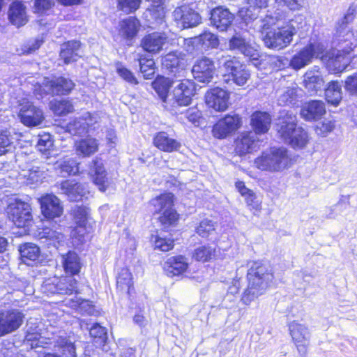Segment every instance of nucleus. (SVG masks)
<instances>
[{
	"mask_svg": "<svg viewBox=\"0 0 357 357\" xmlns=\"http://www.w3.org/2000/svg\"><path fill=\"white\" fill-rule=\"evenodd\" d=\"M55 168L59 169L61 174H62L63 176L75 175L79 172L78 164L75 160L71 158L57 161L55 164Z\"/></svg>",
	"mask_w": 357,
	"mask_h": 357,
	"instance_id": "nucleus-47",
	"label": "nucleus"
},
{
	"mask_svg": "<svg viewBox=\"0 0 357 357\" xmlns=\"http://www.w3.org/2000/svg\"><path fill=\"white\" fill-rule=\"evenodd\" d=\"M8 15L10 22L18 28L25 25L29 21L26 8L20 1L11 3Z\"/></svg>",
	"mask_w": 357,
	"mask_h": 357,
	"instance_id": "nucleus-33",
	"label": "nucleus"
},
{
	"mask_svg": "<svg viewBox=\"0 0 357 357\" xmlns=\"http://www.w3.org/2000/svg\"><path fill=\"white\" fill-rule=\"evenodd\" d=\"M289 331L299 353L304 355L309 345L310 332L308 328L303 324L293 321L289 324Z\"/></svg>",
	"mask_w": 357,
	"mask_h": 357,
	"instance_id": "nucleus-23",
	"label": "nucleus"
},
{
	"mask_svg": "<svg viewBox=\"0 0 357 357\" xmlns=\"http://www.w3.org/2000/svg\"><path fill=\"white\" fill-rule=\"evenodd\" d=\"M165 12L162 5L151 4L144 13L145 17L148 21L161 23L165 17Z\"/></svg>",
	"mask_w": 357,
	"mask_h": 357,
	"instance_id": "nucleus-49",
	"label": "nucleus"
},
{
	"mask_svg": "<svg viewBox=\"0 0 357 357\" xmlns=\"http://www.w3.org/2000/svg\"><path fill=\"white\" fill-rule=\"evenodd\" d=\"M142 0H118L117 8L119 10L130 14L139 9Z\"/></svg>",
	"mask_w": 357,
	"mask_h": 357,
	"instance_id": "nucleus-56",
	"label": "nucleus"
},
{
	"mask_svg": "<svg viewBox=\"0 0 357 357\" xmlns=\"http://www.w3.org/2000/svg\"><path fill=\"white\" fill-rule=\"evenodd\" d=\"M54 6V0H35L33 4L34 13L43 14Z\"/></svg>",
	"mask_w": 357,
	"mask_h": 357,
	"instance_id": "nucleus-64",
	"label": "nucleus"
},
{
	"mask_svg": "<svg viewBox=\"0 0 357 357\" xmlns=\"http://www.w3.org/2000/svg\"><path fill=\"white\" fill-rule=\"evenodd\" d=\"M196 86L190 79L182 80L169 95V102L172 106H187L191 103L192 97L195 96Z\"/></svg>",
	"mask_w": 357,
	"mask_h": 357,
	"instance_id": "nucleus-12",
	"label": "nucleus"
},
{
	"mask_svg": "<svg viewBox=\"0 0 357 357\" xmlns=\"http://www.w3.org/2000/svg\"><path fill=\"white\" fill-rule=\"evenodd\" d=\"M20 176L26 179L27 184L40 183L43 178V172L38 167H31L28 169H22Z\"/></svg>",
	"mask_w": 357,
	"mask_h": 357,
	"instance_id": "nucleus-50",
	"label": "nucleus"
},
{
	"mask_svg": "<svg viewBox=\"0 0 357 357\" xmlns=\"http://www.w3.org/2000/svg\"><path fill=\"white\" fill-rule=\"evenodd\" d=\"M62 264L66 273L74 276L77 275L81 269L80 259L74 252H68L62 257Z\"/></svg>",
	"mask_w": 357,
	"mask_h": 357,
	"instance_id": "nucleus-41",
	"label": "nucleus"
},
{
	"mask_svg": "<svg viewBox=\"0 0 357 357\" xmlns=\"http://www.w3.org/2000/svg\"><path fill=\"white\" fill-rule=\"evenodd\" d=\"M89 174L100 191L104 192L107 190L109 181L101 160L96 158L92 160Z\"/></svg>",
	"mask_w": 357,
	"mask_h": 357,
	"instance_id": "nucleus-28",
	"label": "nucleus"
},
{
	"mask_svg": "<svg viewBox=\"0 0 357 357\" xmlns=\"http://www.w3.org/2000/svg\"><path fill=\"white\" fill-rule=\"evenodd\" d=\"M155 249L162 252H167L174 247V241L171 238H162L159 236H155L154 240Z\"/></svg>",
	"mask_w": 357,
	"mask_h": 357,
	"instance_id": "nucleus-63",
	"label": "nucleus"
},
{
	"mask_svg": "<svg viewBox=\"0 0 357 357\" xmlns=\"http://www.w3.org/2000/svg\"><path fill=\"white\" fill-rule=\"evenodd\" d=\"M296 32L292 21L281 24L278 16L266 15L261 21V37L268 49L280 50L286 48L292 42Z\"/></svg>",
	"mask_w": 357,
	"mask_h": 357,
	"instance_id": "nucleus-2",
	"label": "nucleus"
},
{
	"mask_svg": "<svg viewBox=\"0 0 357 357\" xmlns=\"http://www.w3.org/2000/svg\"><path fill=\"white\" fill-rule=\"evenodd\" d=\"M257 148V139L252 132H242L236 140L235 151L238 155H245Z\"/></svg>",
	"mask_w": 357,
	"mask_h": 357,
	"instance_id": "nucleus-31",
	"label": "nucleus"
},
{
	"mask_svg": "<svg viewBox=\"0 0 357 357\" xmlns=\"http://www.w3.org/2000/svg\"><path fill=\"white\" fill-rule=\"evenodd\" d=\"M229 99V93L218 87L210 89L205 94L206 105L218 112H223L227 109Z\"/></svg>",
	"mask_w": 357,
	"mask_h": 357,
	"instance_id": "nucleus-20",
	"label": "nucleus"
},
{
	"mask_svg": "<svg viewBox=\"0 0 357 357\" xmlns=\"http://www.w3.org/2000/svg\"><path fill=\"white\" fill-rule=\"evenodd\" d=\"M141 27L139 20L135 17H127L119 22L116 30L123 40H132L137 35Z\"/></svg>",
	"mask_w": 357,
	"mask_h": 357,
	"instance_id": "nucleus-27",
	"label": "nucleus"
},
{
	"mask_svg": "<svg viewBox=\"0 0 357 357\" xmlns=\"http://www.w3.org/2000/svg\"><path fill=\"white\" fill-rule=\"evenodd\" d=\"M20 252L23 261L29 264L31 261H36L40 255V250L38 245L26 243L20 248Z\"/></svg>",
	"mask_w": 357,
	"mask_h": 357,
	"instance_id": "nucleus-43",
	"label": "nucleus"
},
{
	"mask_svg": "<svg viewBox=\"0 0 357 357\" xmlns=\"http://www.w3.org/2000/svg\"><path fill=\"white\" fill-rule=\"evenodd\" d=\"M296 98L297 89L296 87H287L280 93L278 101L280 105H289L294 104Z\"/></svg>",
	"mask_w": 357,
	"mask_h": 357,
	"instance_id": "nucleus-53",
	"label": "nucleus"
},
{
	"mask_svg": "<svg viewBox=\"0 0 357 357\" xmlns=\"http://www.w3.org/2000/svg\"><path fill=\"white\" fill-rule=\"evenodd\" d=\"M115 68L117 74L126 82L135 85L138 84V81L133 73L121 63H116Z\"/></svg>",
	"mask_w": 357,
	"mask_h": 357,
	"instance_id": "nucleus-58",
	"label": "nucleus"
},
{
	"mask_svg": "<svg viewBox=\"0 0 357 357\" xmlns=\"http://www.w3.org/2000/svg\"><path fill=\"white\" fill-rule=\"evenodd\" d=\"M153 145L160 151L166 153H172L179 151L181 143L165 131L157 132L153 139Z\"/></svg>",
	"mask_w": 357,
	"mask_h": 357,
	"instance_id": "nucleus-29",
	"label": "nucleus"
},
{
	"mask_svg": "<svg viewBox=\"0 0 357 357\" xmlns=\"http://www.w3.org/2000/svg\"><path fill=\"white\" fill-rule=\"evenodd\" d=\"M61 190L70 201L73 202L82 200L89 193L85 185L69 180L61 183Z\"/></svg>",
	"mask_w": 357,
	"mask_h": 357,
	"instance_id": "nucleus-30",
	"label": "nucleus"
},
{
	"mask_svg": "<svg viewBox=\"0 0 357 357\" xmlns=\"http://www.w3.org/2000/svg\"><path fill=\"white\" fill-rule=\"evenodd\" d=\"M17 116L21 123L27 127L38 126L45 119L43 110L26 98L19 100Z\"/></svg>",
	"mask_w": 357,
	"mask_h": 357,
	"instance_id": "nucleus-11",
	"label": "nucleus"
},
{
	"mask_svg": "<svg viewBox=\"0 0 357 357\" xmlns=\"http://www.w3.org/2000/svg\"><path fill=\"white\" fill-rule=\"evenodd\" d=\"M50 109L58 116L66 115L71 113L74 110L73 104L66 100H54L50 102Z\"/></svg>",
	"mask_w": 357,
	"mask_h": 357,
	"instance_id": "nucleus-48",
	"label": "nucleus"
},
{
	"mask_svg": "<svg viewBox=\"0 0 357 357\" xmlns=\"http://www.w3.org/2000/svg\"><path fill=\"white\" fill-rule=\"evenodd\" d=\"M325 113V104L321 100H312L306 102L301 109V116L306 121H317Z\"/></svg>",
	"mask_w": 357,
	"mask_h": 357,
	"instance_id": "nucleus-32",
	"label": "nucleus"
},
{
	"mask_svg": "<svg viewBox=\"0 0 357 357\" xmlns=\"http://www.w3.org/2000/svg\"><path fill=\"white\" fill-rule=\"evenodd\" d=\"M222 61V67L225 71L223 77L225 81L231 80L238 86H243L250 77V71L245 66L241 63L236 58L230 56H222L219 62Z\"/></svg>",
	"mask_w": 357,
	"mask_h": 357,
	"instance_id": "nucleus-8",
	"label": "nucleus"
},
{
	"mask_svg": "<svg viewBox=\"0 0 357 357\" xmlns=\"http://www.w3.org/2000/svg\"><path fill=\"white\" fill-rule=\"evenodd\" d=\"M66 130L69 133L74 135L86 133V126L81 116L69 122L66 126Z\"/></svg>",
	"mask_w": 357,
	"mask_h": 357,
	"instance_id": "nucleus-57",
	"label": "nucleus"
},
{
	"mask_svg": "<svg viewBox=\"0 0 357 357\" xmlns=\"http://www.w3.org/2000/svg\"><path fill=\"white\" fill-rule=\"evenodd\" d=\"M324 50L321 43H310L292 57L290 66L295 70H300L310 63L313 57H320Z\"/></svg>",
	"mask_w": 357,
	"mask_h": 357,
	"instance_id": "nucleus-14",
	"label": "nucleus"
},
{
	"mask_svg": "<svg viewBox=\"0 0 357 357\" xmlns=\"http://www.w3.org/2000/svg\"><path fill=\"white\" fill-rule=\"evenodd\" d=\"M215 231V224L210 220H202L196 229L197 233L202 237L206 238Z\"/></svg>",
	"mask_w": 357,
	"mask_h": 357,
	"instance_id": "nucleus-61",
	"label": "nucleus"
},
{
	"mask_svg": "<svg viewBox=\"0 0 357 357\" xmlns=\"http://www.w3.org/2000/svg\"><path fill=\"white\" fill-rule=\"evenodd\" d=\"M188 268V262L183 256L169 257L164 264V270L168 276L173 277L184 273Z\"/></svg>",
	"mask_w": 357,
	"mask_h": 357,
	"instance_id": "nucleus-36",
	"label": "nucleus"
},
{
	"mask_svg": "<svg viewBox=\"0 0 357 357\" xmlns=\"http://www.w3.org/2000/svg\"><path fill=\"white\" fill-rule=\"evenodd\" d=\"M248 286L243 294L241 301L246 305L262 295L269 283L273 279V275L267 266L261 262L252 263L248 273Z\"/></svg>",
	"mask_w": 357,
	"mask_h": 357,
	"instance_id": "nucleus-3",
	"label": "nucleus"
},
{
	"mask_svg": "<svg viewBox=\"0 0 357 357\" xmlns=\"http://www.w3.org/2000/svg\"><path fill=\"white\" fill-rule=\"evenodd\" d=\"M75 147L78 155L89 156L98 151V143L95 138L86 137L76 142Z\"/></svg>",
	"mask_w": 357,
	"mask_h": 357,
	"instance_id": "nucleus-40",
	"label": "nucleus"
},
{
	"mask_svg": "<svg viewBox=\"0 0 357 357\" xmlns=\"http://www.w3.org/2000/svg\"><path fill=\"white\" fill-rule=\"evenodd\" d=\"M215 250L209 245H202L195 250L193 257L200 261H208L215 257Z\"/></svg>",
	"mask_w": 357,
	"mask_h": 357,
	"instance_id": "nucleus-52",
	"label": "nucleus"
},
{
	"mask_svg": "<svg viewBox=\"0 0 357 357\" xmlns=\"http://www.w3.org/2000/svg\"><path fill=\"white\" fill-rule=\"evenodd\" d=\"M241 126V118L238 115H227L220 119L213 126V135L218 139L225 138L236 130Z\"/></svg>",
	"mask_w": 357,
	"mask_h": 357,
	"instance_id": "nucleus-19",
	"label": "nucleus"
},
{
	"mask_svg": "<svg viewBox=\"0 0 357 357\" xmlns=\"http://www.w3.org/2000/svg\"><path fill=\"white\" fill-rule=\"evenodd\" d=\"M41 289L47 295H71L77 293V283L72 275L53 277L43 282Z\"/></svg>",
	"mask_w": 357,
	"mask_h": 357,
	"instance_id": "nucleus-9",
	"label": "nucleus"
},
{
	"mask_svg": "<svg viewBox=\"0 0 357 357\" xmlns=\"http://www.w3.org/2000/svg\"><path fill=\"white\" fill-rule=\"evenodd\" d=\"M335 123L332 120H325L319 123L315 128V132L317 135L324 137L335 129Z\"/></svg>",
	"mask_w": 357,
	"mask_h": 357,
	"instance_id": "nucleus-60",
	"label": "nucleus"
},
{
	"mask_svg": "<svg viewBox=\"0 0 357 357\" xmlns=\"http://www.w3.org/2000/svg\"><path fill=\"white\" fill-rule=\"evenodd\" d=\"M326 99L328 103L337 106L340 102L342 96V89L337 81H332L328 83L325 90Z\"/></svg>",
	"mask_w": 357,
	"mask_h": 357,
	"instance_id": "nucleus-44",
	"label": "nucleus"
},
{
	"mask_svg": "<svg viewBox=\"0 0 357 357\" xmlns=\"http://www.w3.org/2000/svg\"><path fill=\"white\" fill-rule=\"evenodd\" d=\"M63 302L66 305L75 309L82 314L93 315L95 314L94 306L89 301L82 300L76 295L71 298H66Z\"/></svg>",
	"mask_w": 357,
	"mask_h": 357,
	"instance_id": "nucleus-39",
	"label": "nucleus"
},
{
	"mask_svg": "<svg viewBox=\"0 0 357 357\" xmlns=\"http://www.w3.org/2000/svg\"><path fill=\"white\" fill-rule=\"evenodd\" d=\"M216 68L214 61L207 56H202L195 62L192 73L199 82L209 83L213 79Z\"/></svg>",
	"mask_w": 357,
	"mask_h": 357,
	"instance_id": "nucleus-16",
	"label": "nucleus"
},
{
	"mask_svg": "<svg viewBox=\"0 0 357 357\" xmlns=\"http://www.w3.org/2000/svg\"><path fill=\"white\" fill-rule=\"evenodd\" d=\"M155 212L159 214L158 220L165 229L175 226L178 214L174 208V195L170 192L161 194L151 200Z\"/></svg>",
	"mask_w": 357,
	"mask_h": 357,
	"instance_id": "nucleus-6",
	"label": "nucleus"
},
{
	"mask_svg": "<svg viewBox=\"0 0 357 357\" xmlns=\"http://www.w3.org/2000/svg\"><path fill=\"white\" fill-rule=\"evenodd\" d=\"M167 42V36L162 32H153L144 36L140 43L142 49L151 54L159 53Z\"/></svg>",
	"mask_w": 357,
	"mask_h": 357,
	"instance_id": "nucleus-24",
	"label": "nucleus"
},
{
	"mask_svg": "<svg viewBox=\"0 0 357 357\" xmlns=\"http://www.w3.org/2000/svg\"><path fill=\"white\" fill-rule=\"evenodd\" d=\"M254 165L261 171L280 173L291 165V158L287 149L273 146L261 152L254 160Z\"/></svg>",
	"mask_w": 357,
	"mask_h": 357,
	"instance_id": "nucleus-5",
	"label": "nucleus"
},
{
	"mask_svg": "<svg viewBox=\"0 0 357 357\" xmlns=\"http://www.w3.org/2000/svg\"><path fill=\"white\" fill-rule=\"evenodd\" d=\"M234 15L222 6L213 8L211 13V22L220 31H226L231 25Z\"/></svg>",
	"mask_w": 357,
	"mask_h": 357,
	"instance_id": "nucleus-25",
	"label": "nucleus"
},
{
	"mask_svg": "<svg viewBox=\"0 0 357 357\" xmlns=\"http://www.w3.org/2000/svg\"><path fill=\"white\" fill-rule=\"evenodd\" d=\"M229 49L238 51L253 60L257 59L259 56L258 50L255 47L239 33H236L229 40Z\"/></svg>",
	"mask_w": 357,
	"mask_h": 357,
	"instance_id": "nucleus-26",
	"label": "nucleus"
},
{
	"mask_svg": "<svg viewBox=\"0 0 357 357\" xmlns=\"http://www.w3.org/2000/svg\"><path fill=\"white\" fill-rule=\"evenodd\" d=\"M297 117L292 112L281 114L277 123L279 136L294 149L305 148L309 142L307 132L301 127H297Z\"/></svg>",
	"mask_w": 357,
	"mask_h": 357,
	"instance_id": "nucleus-4",
	"label": "nucleus"
},
{
	"mask_svg": "<svg viewBox=\"0 0 357 357\" xmlns=\"http://www.w3.org/2000/svg\"><path fill=\"white\" fill-rule=\"evenodd\" d=\"M53 146V140L52 136L48 133H43L38 135L37 142V148L39 151L43 154H46Z\"/></svg>",
	"mask_w": 357,
	"mask_h": 357,
	"instance_id": "nucleus-59",
	"label": "nucleus"
},
{
	"mask_svg": "<svg viewBox=\"0 0 357 357\" xmlns=\"http://www.w3.org/2000/svg\"><path fill=\"white\" fill-rule=\"evenodd\" d=\"M132 284V276L130 271L127 268H123L116 278L117 289L121 292L130 294Z\"/></svg>",
	"mask_w": 357,
	"mask_h": 357,
	"instance_id": "nucleus-42",
	"label": "nucleus"
},
{
	"mask_svg": "<svg viewBox=\"0 0 357 357\" xmlns=\"http://www.w3.org/2000/svg\"><path fill=\"white\" fill-rule=\"evenodd\" d=\"M73 82L63 77H45L42 84L33 85V93L36 98H43L45 95H66L74 88Z\"/></svg>",
	"mask_w": 357,
	"mask_h": 357,
	"instance_id": "nucleus-7",
	"label": "nucleus"
},
{
	"mask_svg": "<svg viewBox=\"0 0 357 357\" xmlns=\"http://www.w3.org/2000/svg\"><path fill=\"white\" fill-rule=\"evenodd\" d=\"M173 17L183 28H190L201 23L200 15L188 5H183L176 8L173 12Z\"/></svg>",
	"mask_w": 357,
	"mask_h": 357,
	"instance_id": "nucleus-17",
	"label": "nucleus"
},
{
	"mask_svg": "<svg viewBox=\"0 0 357 357\" xmlns=\"http://www.w3.org/2000/svg\"><path fill=\"white\" fill-rule=\"evenodd\" d=\"M13 147V138L6 131L0 132V155L8 152Z\"/></svg>",
	"mask_w": 357,
	"mask_h": 357,
	"instance_id": "nucleus-62",
	"label": "nucleus"
},
{
	"mask_svg": "<svg viewBox=\"0 0 357 357\" xmlns=\"http://www.w3.org/2000/svg\"><path fill=\"white\" fill-rule=\"evenodd\" d=\"M23 314L16 310L6 311L0 313V337L10 333L22 325Z\"/></svg>",
	"mask_w": 357,
	"mask_h": 357,
	"instance_id": "nucleus-21",
	"label": "nucleus"
},
{
	"mask_svg": "<svg viewBox=\"0 0 357 357\" xmlns=\"http://www.w3.org/2000/svg\"><path fill=\"white\" fill-rule=\"evenodd\" d=\"M71 214L76 225L72 231V236L84 237L85 234L91 232L92 224L91 222L90 209L82 205H76L72 209Z\"/></svg>",
	"mask_w": 357,
	"mask_h": 357,
	"instance_id": "nucleus-13",
	"label": "nucleus"
},
{
	"mask_svg": "<svg viewBox=\"0 0 357 357\" xmlns=\"http://www.w3.org/2000/svg\"><path fill=\"white\" fill-rule=\"evenodd\" d=\"M219 44L220 41L218 36L211 31H204L197 36L184 40V45L188 52H192L195 48L202 50L215 49L219 46Z\"/></svg>",
	"mask_w": 357,
	"mask_h": 357,
	"instance_id": "nucleus-15",
	"label": "nucleus"
},
{
	"mask_svg": "<svg viewBox=\"0 0 357 357\" xmlns=\"http://www.w3.org/2000/svg\"><path fill=\"white\" fill-rule=\"evenodd\" d=\"M55 347L61 350L65 357H76L74 341L70 337L60 335L55 340Z\"/></svg>",
	"mask_w": 357,
	"mask_h": 357,
	"instance_id": "nucleus-45",
	"label": "nucleus"
},
{
	"mask_svg": "<svg viewBox=\"0 0 357 357\" xmlns=\"http://www.w3.org/2000/svg\"><path fill=\"white\" fill-rule=\"evenodd\" d=\"M356 10L350 7L344 17L338 22L336 28L335 38L338 43L339 49L332 50L325 55L320 56L326 68L333 73H342L351 63L356 50L349 42L354 36L350 33L348 26L355 16Z\"/></svg>",
	"mask_w": 357,
	"mask_h": 357,
	"instance_id": "nucleus-1",
	"label": "nucleus"
},
{
	"mask_svg": "<svg viewBox=\"0 0 357 357\" xmlns=\"http://www.w3.org/2000/svg\"><path fill=\"white\" fill-rule=\"evenodd\" d=\"M42 214L48 219L60 217L63 211L61 202L52 194H47L38 199Z\"/></svg>",
	"mask_w": 357,
	"mask_h": 357,
	"instance_id": "nucleus-22",
	"label": "nucleus"
},
{
	"mask_svg": "<svg viewBox=\"0 0 357 357\" xmlns=\"http://www.w3.org/2000/svg\"><path fill=\"white\" fill-rule=\"evenodd\" d=\"M325 84L320 68L317 66L307 70L303 77V86L310 95L321 91Z\"/></svg>",
	"mask_w": 357,
	"mask_h": 357,
	"instance_id": "nucleus-18",
	"label": "nucleus"
},
{
	"mask_svg": "<svg viewBox=\"0 0 357 357\" xmlns=\"http://www.w3.org/2000/svg\"><path fill=\"white\" fill-rule=\"evenodd\" d=\"M40 239H46L49 241V244L53 245L56 247L63 240V235L49 227H44L42 231L39 233Z\"/></svg>",
	"mask_w": 357,
	"mask_h": 357,
	"instance_id": "nucleus-51",
	"label": "nucleus"
},
{
	"mask_svg": "<svg viewBox=\"0 0 357 357\" xmlns=\"http://www.w3.org/2000/svg\"><path fill=\"white\" fill-rule=\"evenodd\" d=\"M90 335L94 342L100 346L104 345L107 339L106 328L98 324H95L90 328Z\"/></svg>",
	"mask_w": 357,
	"mask_h": 357,
	"instance_id": "nucleus-55",
	"label": "nucleus"
},
{
	"mask_svg": "<svg viewBox=\"0 0 357 357\" xmlns=\"http://www.w3.org/2000/svg\"><path fill=\"white\" fill-rule=\"evenodd\" d=\"M170 84V80L164 77H157L152 83L153 88L164 102H167L169 100V96L167 95V93Z\"/></svg>",
	"mask_w": 357,
	"mask_h": 357,
	"instance_id": "nucleus-46",
	"label": "nucleus"
},
{
	"mask_svg": "<svg viewBox=\"0 0 357 357\" xmlns=\"http://www.w3.org/2000/svg\"><path fill=\"white\" fill-rule=\"evenodd\" d=\"M271 116L266 112L257 111L250 116V126L255 132L261 135L266 133L271 125Z\"/></svg>",
	"mask_w": 357,
	"mask_h": 357,
	"instance_id": "nucleus-34",
	"label": "nucleus"
},
{
	"mask_svg": "<svg viewBox=\"0 0 357 357\" xmlns=\"http://www.w3.org/2000/svg\"><path fill=\"white\" fill-rule=\"evenodd\" d=\"M236 188L242 197H244L247 206L253 213L259 212L261 209V201L259 200L256 194L248 188L243 181L236 182Z\"/></svg>",
	"mask_w": 357,
	"mask_h": 357,
	"instance_id": "nucleus-35",
	"label": "nucleus"
},
{
	"mask_svg": "<svg viewBox=\"0 0 357 357\" xmlns=\"http://www.w3.org/2000/svg\"><path fill=\"white\" fill-rule=\"evenodd\" d=\"M141 73L145 79H151L155 73V62L152 59L145 56L139 58Z\"/></svg>",
	"mask_w": 357,
	"mask_h": 357,
	"instance_id": "nucleus-54",
	"label": "nucleus"
},
{
	"mask_svg": "<svg viewBox=\"0 0 357 357\" xmlns=\"http://www.w3.org/2000/svg\"><path fill=\"white\" fill-rule=\"evenodd\" d=\"M32 209L30 204L20 199L10 202L6 212L9 219L17 227L29 228L33 222Z\"/></svg>",
	"mask_w": 357,
	"mask_h": 357,
	"instance_id": "nucleus-10",
	"label": "nucleus"
},
{
	"mask_svg": "<svg viewBox=\"0 0 357 357\" xmlns=\"http://www.w3.org/2000/svg\"><path fill=\"white\" fill-rule=\"evenodd\" d=\"M81 43L77 40L64 43L61 46L60 57L64 63L68 64L76 61L80 57L79 49Z\"/></svg>",
	"mask_w": 357,
	"mask_h": 357,
	"instance_id": "nucleus-37",
	"label": "nucleus"
},
{
	"mask_svg": "<svg viewBox=\"0 0 357 357\" xmlns=\"http://www.w3.org/2000/svg\"><path fill=\"white\" fill-rule=\"evenodd\" d=\"M184 54L179 52H172L162 57V64L167 70L172 73L179 72L183 70Z\"/></svg>",
	"mask_w": 357,
	"mask_h": 357,
	"instance_id": "nucleus-38",
	"label": "nucleus"
}]
</instances>
